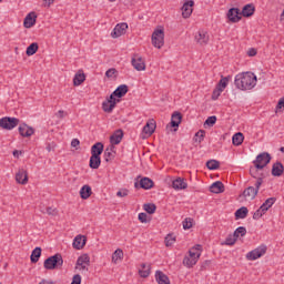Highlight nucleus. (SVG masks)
I'll return each mask as SVG.
<instances>
[{
	"label": "nucleus",
	"instance_id": "34",
	"mask_svg": "<svg viewBox=\"0 0 284 284\" xmlns=\"http://www.w3.org/2000/svg\"><path fill=\"white\" fill-rule=\"evenodd\" d=\"M114 145L108 146L104 151V160L106 163H110V161H114Z\"/></svg>",
	"mask_w": 284,
	"mask_h": 284
},
{
	"label": "nucleus",
	"instance_id": "17",
	"mask_svg": "<svg viewBox=\"0 0 284 284\" xmlns=\"http://www.w3.org/2000/svg\"><path fill=\"white\" fill-rule=\"evenodd\" d=\"M88 239L85 235H77L73 240V247L74 250H83L85 247Z\"/></svg>",
	"mask_w": 284,
	"mask_h": 284
},
{
	"label": "nucleus",
	"instance_id": "16",
	"mask_svg": "<svg viewBox=\"0 0 284 284\" xmlns=\"http://www.w3.org/2000/svg\"><path fill=\"white\" fill-rule=\"evenodd\" d=\"M16 181H17V183H20V185H27L28 184V171L26 169H19V171L16 174Z\"/></svg>",
	"mask_w": 284,
	"mask_h": 284
},
{
	"label": "nucleus",
	"instance_id": "14",
	"mask_svg": "<svg viewBox=\"0 0 284 284\" xmlns=\"http://www.w3.org/2000/svg\"><path fill=\"white\" fill-rule=\"evenodd\" d=\"M77 267H80V270H85L88 272V267H90V255L82 254L78 257Z\"/></svg>",
	"mask_w": 284,
	"mask_h": 284
},
{
	"label": "nucleus",
	"instance_id": "20",
	"mask_svg": "<svg viewBox=\"0 0 284 284\" xmlns=\"http://www.w3.org/2000/svg\"><path fill=\"white\" fill-rule=\"evenodd\" d=\"M254 12H256V7H254V4L252 3H248L243 7L241 11V17H245L247 19L250 17H253Z\"/></svg>",
	"mask_w": 284,
	"mask_h": 284
},
{
	"label": "nucleus",
	"instance_id": "29",
	"mask_svg": "<svg viewBox=\"0 0 284 284\" xmlns=\"http://www.w3.org/2000/svg\"><path fill=\"white\" fill-rule=\"evenodd\" d=\"M173 190H187V183L185 180L178 178L172 182Z\"/></svg>",
	"mask_w": 284,
	"mask_h": 284
},
{
	"label": "nucleus",
	"instance_id": "42",
	"mask_svg": "<svg viewBox=\"0 0 284 284\" xmlns=\"http://www.w3.org/2000/svg\"><path fill=\"white\" fill-rule=\"evenodd\" d=\"M143 210L146 214H154V212H156V204L145 203L143 204Z\"/></svg>",
	"mask_w": 284,
	"mask_h": 284
},
{
	"label": "nucleus",
	"instance_id": "58",
	"mask_svg": "<svg viewBox=\"0 0 284 284\" xmlns=\"http://www.w3.org/2000/svg\"><path fill=\"white\" fill-rule=\"evenodd\" d=\"M116 95H114V92L109 97V99H106V101L109 103H111V105H113L114 108H116Z\"/></svg>",
	"mask_w": 284,
	"mask_h": 284
},
{
	"label": "nucleus",
	"instance_id": "60",
	"mask_svg": "<svg viewBox=\"0 0 284 284\" xmlns=\"http://www.w3.org/2000/svg\"><path fill=\"white\" fill-rule=\"evenodd\" d=\"M283 108H284V98H281L276 105V112H278V110H283Z\"/></svg>",
	"mask_w": 284,
	"mask_h": 284
},
{
	"label": "nucleus",
	"instance_id": "6",
	"mask_svg": "<svg viewBox=\"0 0 284 284\" xmlns=\"http://www.w3.org/2000/svg\"><path fill=\"white\" fill-rule=\"evenodd\" d=\"M19 123H21V120L18 118L4 116L0 119V128H2V130H14Z\"/></svg>",
	"mask_w": 284,
	"mask_h": 284
},
{
	"label": "nucleus",
	"instance_id": "51",
	"mask_svg": "<svg viewBox=\"0 0 284 284\" xmlns=\"http://www.w3.org/2000/svg\"><path fill=\"white\" fill-rule=\"evenodd\" d=\"M194 223V220L192 217H186L183 222V230H191L192 225Z\"/></svg>",
	"mask_w": 284,
	"mask_h": 284
},
{
	"label": "nucleus",
	"instance_id": "61",
	"mask_svg": "<svg viewBox=\"0 0 284 284\" xmlns=\"http://www.w3.org/2000/svg\"><path fill=\"white\" fill-rule=\"evenodd\" d=\"M247 54H248L250 57H256L257 51H256V49L251 48V49H248Z\"/></svg>",
	"mask_w": 284,
	"mask_h": 284
},
{
	"label": "nucleus",
	"instance_id": "30",
	"mask_svg": "<svg viewBox=\"0 0 284 284\" xmlns=\"http://www.w3.org/2000/svg\"><path fill=\"white\" fill-rule=\"evenodd\" d=\"M155 280L159 284H170V277L163 273V271L155 272Z\"/></svg>",
	"mask_w": 284,
	"mask_h": 284
},
{
	"label": "nucleus",
	"instance_id": "55",
	"mask_svg": "<svg viewBox=\"0 0 284 284\" xmlns=\"http://www.w3.org/2000/svg\"><path fill=\"white\" fill-rule=\"evenodd\" d=\"M128 194H130V190L128 189H122L116 192V196H119L120 199L128 196Z\"/></svg>",
	"mask_w": 284,
	"mask_h": 284
},
{
	"label": "nucleus",
	"instance_id": "41",
	"mask_svg": "<svg viewBox=\"0 0 284 284\" xmlns=\"http://www.w3.org/2000/svg\"><path fill=\"white\" fill-rule=\"evenodd\" d=\"M230 79H232L231 75L224 77V78L222 77V79H221L220 82L217 83L216 88H217L219 90H222V92H223V90H225V89L227 88V83H230Z\"/></svg>",
	"mask_w": 284,
	"mask_h": 284
},
{
	"label": "nucleus",
	"instance_id": "5",
	"mask_svg": "<svg viewBox=\"0 0 284 284\" xmlns=\"http://www.w3.org/2000/svg\"><path fill=\"white\" fill-rule=\"evenodd\" d=\"M164 39L165 32L163 31V29H156L152 33V45H154V48H158V50H161V47L165 43Z\"/></svg>",
	"mask_w": 284,
	"mask_h": 284
},
{
	"label": "nucleus",
	"instance_id": "36",
	"mask_svg": "<svg viewBox=\"0 0 284 284\" xmlns=\"http://www.w3.org/2000/svg\"><path fill=\"white\" fill-rule=\"evenodd\" d=\"M41 247L37 246L32 253H31V256H30V260H31V263H39V258H41Z\"/></svg>",
	"mask_w": 284,
	"mask_h": 284
},
{
	"label": "nucleus",
	"instance_id": "25",
	"mask_svg": "<svg viewBox=\"0 0 284 284\" xmlns=\"http://www.w3.org/2000/svg\"><path fill=\"white\" fill-rule=\"evenodd\" d=\"M203 246L201 244H196L189 251V256L191 258H195L196 262H199V258H201V250Z\"/></svg>",
	"mask_w": 284,
	"mask_h": 284
},
{
	"label": "nucleus",
	"instance_id": "37",
	"mask_svg": "<svg viewBox=\"0 0 284 284\" xmlns=\"http://www.w3.org/2000/svg\"><path fill=\"white\" fill-rule=\"evenodd\" d=\"M274 203H276V197H268L260 207L262 212H267V210H270Z\"/></svg>",
	"mask_w": 284,
	"mask_h": 284
},
{
	"label": "nucleus",
	"instance_id": "39",
	"mask_svg": "<svg viewBox=\"0 0 284 284\" xmlns=\"http://www.w3.org/2000/svg\"><path fill=\"white\" fill-rule=\"evenodd\" d=\"M38 50H39V43L32 42V43L27 48L26 54H27V57H32V55L37 54Z\"/></svg>",
	"mask_w": 284,
	"mask_h": 284
},
{
	"label": "nucleus",
	"instance_id": "4",
	"mask_svg": "<svg viewBox=\"0 0 284 284\" xmlns=\"http://www.w3.org/2000/svg\"><path fill=\"white\" fill-rule=\"evenodd\" d=\"M270 161H272V155L267 152H263L256 156L253 161V165H255L256 170H263L270 165Z\"/></svg>",
	"mask_w": 284,
	"mask_h": 284
},
{
	"label": "nucleus",
	"instance_id": "23",
	"mask_svg": "<svg viewBox=\"0 0 284 284\" xmlns=\"http://www.w3.org/2000/svg\"><path fill=\"white\" fill-rule=\"evenodd\" d=\"M154 130H156V121H154V119H152V120H150V122H148L144 125L143 132H144V134L152 136L154 134Z\"/></svg>",
	"mask_w": 284,
	"mask_h": 284
},
{
	"label": "nucleus",
	"instance_id": "48",
	"mask_svg": "<svg viewBox=\"0 0 284 284\" xmlns=\"http://www.w3.org/2000/svg\"><path fill=\"white\" fill-rule=\"evenodd\" d=\"M164 241L166 247H172L174 243H176V237L172 234H168Z\"/></svg>",
	"mask_w": 284,
	"mask_h": 284
},
{
	"label": "nucleus",
	"instance_id": "46",
	"mask_svg": "<svg viewBox=\"0 0 284 284\" xmlns=\"http://www.w3.org/2000/svg\"><path fill=\"white\" fill-rule=\"evenodd\" d=\"M102 110H103V112H108V114H110L112 112V110H114V104H112L111 102L105 100L102 103Z\"/></svg>",
	"mask_w": 284,
	"mask_h": 284
},
{
	"label": "nucleus",
	"instance_id": "9",
	"mask_svg": "<svg viewBox=\"0 0 284 284\" xmlns=\"http://www.w3.org/2000/svg\"><path fill=\"white\" fill-rule=\"evenodd\" d=\"M131 65H133L134 70H138V72L145 70V61H143V58L138 53L133 54Z\"/></svg>",
	"mask_w": 284,
	"mask_h": 284
},
{
	"label": "nucleus",
	"instance_id": "13",
	"mask_svg": "<svg viewBox=\"0 0 284 284\" xmlns=\"http://www.w3.org/2000/svg\"><path fill=\"white\" fill-rule=\"evenodd\" d=\"M195 41H196V43H199L200 45H207V43H210V34L207 33V31L200 30V31L195 34Z\"/></svg>",
	"mask_w": 284,
	"mask_h": 284
},
{
	"label": "nucleus",
	"instance_id": "45",
	"mask_svg": "<svg viewBox=\"0 0 284 284\" xmlns=\"http://www.w3.org/2000/svg\"><path fill=\"white\" fill-rule=\"evenodd\" d=\"M239 239L233 234L227 235L222 245H234Z\"/></svg>",
	"mask_w": 284,
	"mask_h": 284
},
{
	"label": "nucleus",
	"instance_id": "52",
	"mask_svg": "<svg viewBox=\"0 0 284 284\" xmlns=\"http://www.w3.org/2000/svg\"><path fill=\"white\" fill-rule=\"evenodd\" d=\"M204 125H209V128H214V125H216V115L209 116L205 120Z\"/></svg>",
	"mask_w": 284,
	"mask_h": 284
},
{
	"label": "nucleus",
	"instance_id": "38",
	"mask_svg": "<svg viewBox=\"0 0 284 284\" xmlns=\"http://www.w3.org/2000/svg\"><path fill=\"white\" fill-rule=\"evenodd\" d=\"M244 140H245V136L243 135V133L237 132V133H235V134L233 135V138H232V143H233V145H236V146L243 145V141H244Z\"/></svg>",
	"mask_w": 284,
	"mask_h": 284
},
{
	"label": "nucleus",
	"instance_id": "22",
	"mask_svg": "<svg viewBox=\"0 0 284 284\" xmlns=\"http://www.w3.org/2000/svg\"><path fill=\"white\" fill-rule=\"evenodd\" d=\"M37 23V13L30 12L23 21L24 28H32Z\"/></svg>",
	"mask_w": 284,
	"mask_h": 284
},
{
	"label": "nucleus",
	"instance_id": "21",
	"mask_svg": "<svg viewBox=\"0 0 284 284\" xmlns=\"http://www.w3.org/2000/svg\"><path fill=\"white\" fill-rule=\"evenodd\" d=\"M283 172H284L283 163H281V162H275V163L272 165V170H271L272 176H283Z\"/></svg>",
	"mask_w": 284,
	"mask_h": 284
},
{
	"label": "nucleus",
	"instance_id": "27",
	"mask_svg": "<svg viewBox=\"0 0 284 284\" xmlns=\"http://www.w3.org/2000/svg\"><path fill=\"white\" fill-rule=\"evenodd\" d=\"M181 121H183L181 112H174L171 116V128H179V125H181Z\"/></svg>",
	"mask_w": 284,
	"mask_h": 284
},
{
	"label": "nucleus",
	"instance_id": "50",
	"mask_svg": "<svg viewBox=\"0 0 284 284\" xmlns=\"http://www.w3.org/2000/svg\"><path fill=\"white\" fill-rule=\"evenodd\" d=\"M205 139V131L200 130L199 132L195 133L194 141L195 143H202V141Z\"/></svg>",
	"mask_w": 284,
	"mask_h": 284
},
{
	"label": "nucleus",
	"instance_id": "32",
	"mask_svg": "<svg viewBox=\"0 0 284 284\" xmlns=\"http://www.w3.org/2000/svg\"><path fill=\"white\" fill-rule=\"evenodd\" d=\"M103 154V144L101 142H97L91 146V155L101 156Z\"/></svg>",
	"mask_w": 284,
	"mask_h": 284
},
{
	"label": "nucleus",
	"instance_id": "2",
	"mask_svg": "<svg viewBox=\"0 0 284 284\" xmlns=\"http://www.w3.org/2000/svg\"><path fill=\"white\" fill-rule=\"evenodd\" d=\"M44 270H59L63 267V256L59 253L48 257L43 263Z\"/></svg>",
	"mask_w": 284,
	"mask_h": 284
},
{
	"label": "nucleus",
	"instance_id": "63",
	"mask_svg": "<svg viewBox=\"0 0 284 284\" xmlns=\"http://www.w3.org/2000/svg\"><path fill=\"white\" fill-rule=\"evenodd\" d=\"M55 116L58 119H63V116H65V112L63 110H59L57 113H55Z\"/></svg>",
	"mask_w": 284,
	"mask_h": 284
},
{
	"label": "nucleus",
	"instance_id": "40",
	"mask_svg": "<svg viewBox=\"0 0 284 284\" xmlns=\"http://www.w3.org/2000/svg\"><path fill=\"white\" fill-rule=\"evenodd\" d=\"M122 258H123V250L121 248L115 250L112 254V263L116 265V263H119V261H121Z\"/></svg>",
	"mask_w": 284,
	"mask_h": 284
},
{
	"label": "nucleus",
	"instance_id": "62",
	"mask_svg": "<svg viewBox=\"0 0 284 284\" xmlns=\"http://www.w3.org/2000/svg\"><path fill=\"white\" fill-rule=\"evenodd\" d=\"M78 145H81V142L79 141V139H73L71 141V148H77Z\"/></svg>",
	"mask_w": 284,
	"mask_h": 284
},
{
	"label": "nucleus",
	"instance_id": "49",
	"mask_svg": "<svg viewBox=\"0 0 284 284\" xmlns=\"http://www.w3.org/2000/svg\"><path fill=\"white\" fill-rule=\"evenodd\" d=\"M42 214H48L49 216H57V209L48 206L44 209H41Z\"/></svg>",
	"mask_w": 284,
	"mask_h": 284
},
{
	"label": "nucleus",
	"instance_id": "10",
	"mask_svg": "<svg viewBox=\"0 0 284 284\" xmlns=\"http://www.w3.org/2000/svg\"><path fill=\"white\" fill-rule=\"evenodd\" d=\"M134 187H141L142 190H152V187H154V181L150 178H142L140 182L134 183Z\"/></svg>",
	"mask_w": 284,
	"mask_h": 284
},
{
	"label": "nucleus",
	"instance_id": "19",
	"mask_svg": "<svg viewBox=\"0 0 284 284\" xmlns=\"http://www.w3.org/2000/svg\"><path fill=\"white\" fill-rule=\"evenodd\" d=\"M210 192L213 194H223V192H225V184L221 181H216L210 186Z\"/></svg>",
	"mask_w": 284,
	"mask_h": 284
},
{
	"label": "nucleus",
	"instance_id": "28",
	"mask_svg": "<svg viewBox=\"0 0 284 284\" xmlns=\"http://www.w3.org/2000/svg\"><path fill=\"white\" fill-rule=\"evenodd\" d=\"M129 91V88L126 84H121L119 85L114 91L113 94L114 97H116L118 99H123V97H125L126 92Z\"/></svg>",
	"mask_w": 284,
	"mask_h": 284
},
{
	"label": "nucleus",
	"instance_id": "15",
	"mask_svg": "<svg viewBox=\"0 0 284 284\" xmlns=\"http://www.w3.org/2000/svg\"><path fill=\"white\" fill-rule=\"evenodd\" d=\"M19 134L22 135L23 138H30L32 134H34V128L29 126L26 123H21L18 128Z\"/></svg>",
	"mask_w": 284,
	"mask_h": 284
},
{
	"label": "nucleus",
	"instance_id": "57",
	"mask_svg": "<svg viewBox=\"0 0 284 284\" xmlns=\"http://www.w3.org/2000/svg\"><path fill=\"white\" fill-rule=\"evenodd\" d=\"M138 219L140 223H148V213H139Z\"/></svg>",
	"mask_w": 284,
	"mask_h": 284
},
{
	"label": "nucleus",
	"instance_id": "3",
	"mask_svg": "<svg viewBox=\"0 0 284 284\" xmlns=\"http://www.w3.org/2000/svg\"><path fill=\"white\" fill-rule=\"evenodd\" d=\"M262 185H263V178H258L254 184L255 187L248 186L243 191L244 199H251V201H254Z\"/></svg>",
	"mask_w": 284,
	"mask_h": 284
},
{
	"label": "nucleus",
	"instance_id": "7",
	"mask_svg": "<svg viewBox=\"0 0 284 284\" xmlns=\"http://www.w3.org/2000/svg\"><path fill=\"white\" fill-rule=\"evenodd\" d=\"M267 252V245H260L258 247L254 248L253 251L248 252L246 254L247 261H256L257 258H261V256H264Z\"/></svg>",
	"mask_w": 284,
	"mask_h": 284
},
{
	"label": "nucleus",
	"instance_id": "31",
	"mask_svg": "<svg viewBox=\"0 0 284 284\" xmlns=\"http://www.w3.org/2000/svg\"><path fill=\"white\" fill-rule=\"evenodd\" d=\"M85 81V73L83 70H79L73 78V85L79 87Z\"/></svg>",
	"mask_w": 284,
	"mask_h": 284
},
{
	"label": "nucleus",
	"instance_id": "11",
	"mask_svg": "<svg viewBox=\"0 0 284 284\" xmlns=\"http://www.w3.org/2000/svg\"><path fill=\"white\" fill-rule=\"evenodd\" d=\"M229 21H231V23H239V21H241L242 17H241V9L239 8H231L227 11L226 14Z\"/></svg>",
	"mask_w": 284,
	"mask_h": 284
},
{
	"label": "nucleus",
	"instance_id": "53",
	"mask_svg": "<svg viewBox=\"0 0 284 284\" xmlns=\"http://www.w3.org/2000/svg\"><path fill=\"white\" fill-rule=\"evenodd\" d=\"M258 170L262 169H256V165H254V168L250 169V174L253 179H256V181H258V179H261V176H258Z\"/></svg>",
	"mask_w": 284,
	"mask_h": 284
},
{
	"label": "nucleus",
	"instance_id": "24",
	"mask_svg": "<svg viewBox=\"0 0 284 284\" xmlns=\"http://www.w3.org/2000/svg\"><path fill=\"white\" fill-rule=\"evenodd\" d=\"M92 196V186L91 185H83L81 189H80V197L83 200V201H88L89 197Z\"/></svg>",
	"mask_w": 284,
	"mask_h": 284
},
{
	"label": "nucleus",
	"instance_id": "35",
	"mask_svg": "<svg viewBox=\"0 0 284 284\" xmlns=\"http://www.w3.org/2000/svg\"><path fill=\"white\" fill-rule=\"evenodd\" d=\"M142 270L139 271V274L142 278H148L150 276V271L152 270V266L149 264H141Z\"/></svg>",
	"mask_w": 284,
	"mask_h": 284
},
{
	"label": "nucleus",
	"instance_id": "54",
	"mask_svg": "<svg viewBox=\"0 0 284 284\" xmlns=\"http://www.w3.org/2000/svg\"><path fill=\"white\" fill-rule=\"evenodd\" d=\"M266 212L261 210V206L258 207V210H256L253 214V219L254 221H258V219H261Z\"/></svg>",
	"mask_w": 284,
	"mask_h": 284
},
{
	"label": "nucleus",
	"instance_id": "59",
	"mask_svg": "<svg viewBox=\"0 0 284 284\" xmlns=\"http://www.w3.org/2000/svg\"><path fill=\"white\" fill-rule=\"evenodd\" d=\"M115 72H116V69H114V68L109 69L105 72V77H108V79H112V77H114Z\"/></svg>",
	"mask_w": 284,
	"mask_h": 284
},
{
	"label": "nucleus",
	"instance_id": "26",
	"mask_svg": "<svg viewBox=\"0 0 284 284\" xmlns=\"http://www.w3.org/2000/svg\"><path fill=\"white\" fill-rule=\"evenodd\" d=\"M89 168H91V170H99V168H101V155H91Z\"/></svg>",
	"mask_w": 284,
	"mask_h": 284
},
{
	"label": "nucleus",
	"instance_id": "43",
	"mask_svg": "<svg viewBox=\"0 0 284 284\" xmlns=\"http://www.w3.org/2000/svg\"><path fill=\"white\" fill-rule=\"evenodd\" d=\"M207 170H219L221 168V162L219 160H209L206 162Z\"/></svg>",
	"mask_w": 284,
	"mask_h": 284
},
{
	"label": "nucleus",
	"instance_id": "18",
	"mask_svg": "<svg viewBox=\"0 0 284 284\" xmlns=\"http://www.w3.org/2000/svg\"><path fill=\"white\" fill-rule=\"evenodd\" d=\"M123 141V130L118 129L111 136H110V143L111 145H119Z\"/></svg>",
	"mask_w": 284,
	"mask_h": 284
},
{
	"label": "nucleus",
	"instance_id": "12",
	"mask_svg": "<svg viewBox=\"0 0 284 284\" xmlns=\"http://www.w3.org/2000/svg\"><path fill=\"white\" fill-rule=\"evenodd\" d=\"M194 0L186 1L182 7V17L183 19H190L192 12L194 11Z\"/></svg>",
	"mask_w": 284,
	"mask_h": 284
},
{
	"label": "nucleus",
	"instance_id": "1",
	"mask_svg": "<svg viewBox=\"0 0 284 284\" xmlns=\"http://www.w3.org/2000/svg\"><path fill=\"white\" fill-rule=\"evenodd\" d=\"M257 81L258 79L253 72L246 71V72L236 74L234 83L237 90L245 91V90H254V88H256Z\"/></svg>",
	"mask_w": 284,
	"mask_h": 284
},
{
	"label": "nucleus",
	"instance_id": "33",
	"mask_svg": "<svg viewBox=\"0 0 284 284\" xmlns=\"http://www.w3.org/2000/svg\"><path fill=\"white\" fill-rule=\"evenodd\" d=\"M248 213L250 210H247V206H242L235 211V220L239 221L240 219H247Z\"/></svg>",
	"mask_w": 284,
	"mask_h": 284
},
{
	"label": "nucleus",
	"instance_id": "8",
	"mask_svg": "<svg viewBox=\"0 0 284 284\" xmlns=\"http://www.w3.org/2000/svg\"><path fill=\"white\" fill-rule=\"evenodd\" d=\"M128 32V23L126 22H121L118 23L113 31L111 32L112 39H119V37H123Z\"/></svg>",
	"mask_w": 284,
	"mask_h": 284
},
{
	"label": "nucleus",
	"instance_id": "44",
	"mask_svg": "<svg viewBox=\"0 0 284 284\" xmlns=\"http://www.w3.org/2000/svg\"><path fill=\"white\" fill-rule=\"evenodd\" d=\"M195 263H197L196 258H193L190 255L183 258V265H185V267H194Z\"/></svg>",
	"mask_w": 284,
	"mask_h": 284
},
{
	"label": "nucleus",
	"instance_id": "64",
	"mask_svg": "<svg viewBox=\"0 0 284 284\" xmlns=\"http://www.w3.org/2000/svg\"><path fill=\"white\" fill-rule=\"evenodd\" d=\"M20 154H23V152H21V151H19V150H14L13 151V156L16 158V159H19V155Z\"/></svg>",
	"mask_w": 284,
	"mask_h": 284
},
{
	"label": "nucleus",
	"instance_id": "56",
	"mask_svg": "<svg viewBox=\"0 0 284 284\" xmlns=\"http://www.w3.org/2000/svg\"><path fill=\"white\" fill-rule=\"evenodd\" d=\"M221 92H223V89H219L216 88L213 93H212V100L216 101L219 99V97H221Z\"/></svg>",
	"mask_w": 284,
	"mask_h": 284
},
{
	"label": "nucleus",
	"instance_id": "47",
	"mask_svg": "<svg viewBox=\"0 0 284 284\" xmlns=\"http://www.w3.org/2000/svg\"><path fill=\"white\" fill-rule=\"evenodd\" d=\"M245 234H247V229H245L244 226H239L233 233L235 239H239L240 236H245Z\"/></svg>",
	"mask_w": 284,
	"mask_h": 284
}]
</instances>
